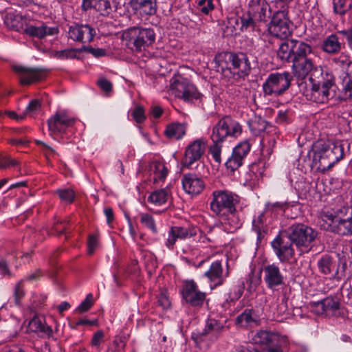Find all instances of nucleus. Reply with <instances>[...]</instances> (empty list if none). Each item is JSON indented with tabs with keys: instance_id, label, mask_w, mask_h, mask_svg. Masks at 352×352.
I'll return each mask as SVG.
<instances>
[{
	"instance_id": "nucleus-1",
	"label": "nucleus",
	"mask_w": 352,
	"mask_h": 352,
	"mask_svg": "<svg viewBox=\"0 0 352 352\" xmlns=\"http://www.w3.org/2000/svg\"><path fill=\"white\" fill-rule=\"evenodd\" d=\"M277 57L283 61L292 63L294 75L300 79L312 68L316 56L311 46L302 41L287 39L279 44Z\"/></svg>"
},
{
	"instance_id": "nucleus-2",
	"label": "nucleus",
	"mask_w": 352,
	"mask_h": 352,
	"mask_svg": "<svg viewBox=\"0 0 352 352\" xmlns=\"http://www.w3.org/2000/svg\"><path fill=\"white\" fill-rule=\"evenodd\" d=\"M308 76L311 83L310 93L307 95L309 100L324 104L335 97L336 86L333 74L328 69L318 65L316 60L305 78Z\"/></svg>"
},
{
	"instance_id": "nucleus-3",
	"label": "nucleus",
	"mask_w": 352,
	"mask_h": 352,
	"mask_svg": "<svg viewBox=\"0 0 352 352\" xmlns=\"http://www.w3.org/2000/svg\"><path fill=\"white\" fill-rule=\"evenodd\" d=\"M313 166L324 173L331 169L344 156L343 145L340 142L319 140L313 146Z\"/></svg>"
},
{
	"instance_id": "nucleus-4",
	"label": "nucleus",
	"mask_w": 352,
	"mask_h": 352,
	"mask_svg": "<svg viewBox=\"0 0 352 352\" xmlns=\"http://www.w3.org/2000/svg\"><path fill=\"white\" fill-rule=\"evenodd\" d=\"M241 133V125L228 116L220 119L213 126L210 134L212 144L210 146L209 153L216 162L220 164L221 162L222 143L229 137L237 138Z\"/></svg>"
},
{
	"instance_id": "nucleus-5",
	"label": "nucleus",
	"mask_w": 352,
	"mask_h": 352,
	"mask_svg": "<svg viewBox=\"0 0 352 352\" xmlns=\"http://www.w3.org/2000/svg\"><path fill=\"white\" fill-rule=\"evenodd\" d=\"M220 57L222 75L228 82L232 83V80L235 77L243 78L250 74L251 64L245 53L226 52Z\"/></svg>"
},
{
	"instance_id": "nucleus-6",
	"label": "nucleus",
	"mask_w": 352,
	"mask_h": 352,
	"mask_svg": "<svg viewBox=\"0 0 352 352\" xmlns=\"http://www.w3.org/2000/svg\"><path fill=\"white\" fill-rule=\"evenodd\" d=\"M324 229L340 236H352V206H342L334 212L321 214Z\"/></svg>"
},
{
	"instance_id": "nucleus-7",
	"label": "nucleus",
	"mask_w": 352,
	"mask_h": 352,
	"mask_svg": "<svg viewBox=\"0 0 352 352\" xmlns=\"http://www.w3.org/2000/svg\"><path fill=\"white\" fill-rule=\"evenodd\" d=\"M122 36L128 47L135 52L146 50L155 41V33L150 28L132 27L125 30Z\"/></svg>"
},
{
	"instance_id": "nucleus-8",
	"label": "nucleus",
	"mask_w": 352,
	"mask_h": 352,
	"mask_svg": "<svg viewBox=\"0 0 352 352\" xmlns=\"http://www.w3.org/2000/svg\"><path fill=\"white\" fill-rule=\"evenodd\" d=\"M239 203V197L227 190H217L212 192L210 203V210L217 215L226 216L234 213Z\"/></svg>"
},
{
	"instance_id": "nucleus-9",
	"label": "nucleus",
	"mask_w": 352,
	"mask_h": 352,
	"mask_svg": "<svg viewBox=\"0 0 352 352\" xmlns=\"http://www.w3.org/2000/svg\"><path fill=\"white\" fill-rule=\"evenodd\" d=\"M292 76L287 72L270 74L262 85L265 96L277 97L290 87Z\"/></svg>"
},
{
	"instance_id": "nucleus-10",
	"label": "nucleus",
	"mask_w": 352,
	"mask_h": 352,
	"mask_svg": "<svg viewBox=\"0 0 352 352\" xmlns=\"http://www.w3.org/2000/svg\"><path fill=\"white\" fill-rule=\"evenodd\" d=\"M318 232L312 228L302 223L292 225L289 228V241L299 248H305V252L311 250L312 243L316 240Z\"/></svg>"
},
{
	"instance_id": "nucleus-11",
	"label": "nucleus",
	"mask_w": 352,
	"mask_h": 352,
	"mask_svg": "<svg viewBox=\"0 0 352 352\" xmlns=\"http://www.w3.org/2000/svg\"><path fill=\"white\" fill-rule=\"evenodd\" d=\"M170 87L175 91V96L185 102H192L201 96L195 86L182 76L173 78Z\"/></svg>"
},
{
	"instance_id": "nucleus-12",
	"label": "nucleus",
	"mask_w": 352,
	"mask_h": 352,
	"mask_svg": "<svg viewBox=\"0 0 352 352\" xmlns=\"http://www.w3.org/2000/svg\"><path fill=\"white\" fill-rule=\"evenodd\" d=\"M180 294L184 302L193 307H202L206 298V294L199 289L197 284L192 279L183 281Z\"/></svg>"
},
{
	"instance_id": "nucleus-13",
	"label": "nucleus",
	"mask_w": 352,
	"mask_h": 352,
	"mask_svg": "<svg viewBox=\"0 0 352 352\" xmlns=\"http://www.w3.org/2000/svg\"><path fill=\"white\" fill-rule=\"evenodd\" d=\"M268 30L279 38H286L291 34L290 21L285 11H278L273 15Z\"/></svg>"
},
{
	"instance_id": "nucleus-14",
	"label": "nucleus",
	"mask_w": 352,
	"mask_h": 352,
	"mask_svg": "<svg viewBox=\"0 0 352 352\" xmlns=\"http://www.w3.org/2000/svg\"><path fill=\"white\" fill-rule=\"evenodd\" d=\"M75 122L76 119L70 116L66 111H57L47 120L48 129L51 134L63 133L69 127L72 126Z\"/></svg>"
},
{
	"instance_id": "nucleus-15",
	"label": "nucleus",
	"mask_w": 352,
	"mask_h": 352,
	"mask_svg": "<svg viewBox=\"0 0 352 352\" xmlns=\"http://www.w3.org/2000/svg\"><path fill=\"white\" fill-rule=\"evenodd\" d=\"M206 146V141L199 138L190 143L186 148L184 155L182 161L184 166L190 168L195 162L203 157Z\"/></svg>"
},
{
	"instance_id": "nucleus-16",
	"label": "nucleus",
	"mask_w": 352,
	"mask_h": 352,
	"mask_svg": "<svg viewBox=\"0 0 352 352\" xmlns=\"http://www.w3.org/2000/svg\"><path fill=\"white\" fill-rule=\"evenodd\" d=\"M251 149V144L248 140L239 142L232 150L231 156L225 165L227 169L234 172L243 164L244 160Z\"/></svg>"
},
{
	"instance_id": "nucleus-17",
	"label": "nucleus",
	"mask_w": 352,
	"mask_h": 352,
	"mask_svg": "<svg viewBox=\"0 0 352 352\" xmlns=\"http://www.w3.org/2000/svg\"><path fill=\"white\" fill-rule=\"evenodd\" d=\"M197 229L194 227L175 226L170 228L165 241L166 247L173 250L177 240H186L197 235Z\"/></svg>"
},
{
	"instance_id": "nucleus-18",
	"label": "nucleus",
	"mask_w": 352,
	"mask_h": 352,
	"mask_svg": "<svg viewBox=\"0 0 352 352\" xmlns=\"http://www.w3.org/2000/svg\"><path fill=\"white\" fill-rule=\"evenodd\" d=\"M197 229L194 227L175 226L170 228L165 241L166 247L173 250L177 240H186L197 235Z\"/></svg>"
},
{
	"instance_id": "nucleus-19",
	"label": "nucleus",
	"mask_w": 352,
	"mask_h": 352,
	"mask_svg": "<svg viewBox=\"0 0 352 352\" xmlns=\"http://www.w3.org/2000/svg\"><path fill=\"white\" fill-rule=\"evenodd\" d=\"M96 32L91 25L76 24L69 27L68 36L74 41L80 43L91 42Z\"/></svg>"
},
{
	"instance_id": "nucleus-20",
	"label": "nucleus",
	"mask_w": 352,
	"mask_h": 352,
	"mask_svg": "<svg viewBox=\"0 0 352 352\" xmlns=\"http://www.w3.org/2000/svg\"><path fill=\"white\" fill-rule=\"evenodd\" d=\"M340 306L339 300L331 296L311 304L313 312L317 315L325 314L326 316L336 314V312L339 310Z\"/></svg>"
},
{
	"instance_id": "nucleus-21",
	"label": "nucleus",
	"mask_w": 352,
	"mask_h": 352,
	"mask_svg": "<svg viewBox=\"0 0 352 352\" xmlns=\"http://www.w3.org/2000/svg\"><path fill=\"white\" fill-rule=\"evenodd\" d=\"M292 243L291 241L285 242L280 235L276 236L271 242L272 248L280 262H288L294 257V250Z\"/></svg>"
},
{
	"instance_id": "nucleus-22",
	"label": "nucleus",
	"mask_w": 352,
	"mask_h": 352,
	"mask_svg": "<svg viewBox=\"0 0 352 352\" xmlns=\"http://www.w3.org/2000/svg\"><path fill=\"white\" fill-rule=\"evenodd\" d=\"M13 69L19 74L20 82L23 85L42 80L45 77V72L38 68H30L21 65H15Z\"/></svg>"
},
{
	"instance_id": "nucleus-23",
	"label": "nucleus",
	"mask_w": 352,
	"mask_h": 352,
	"mask_svg": "<svg viewBox=\"0 0 352 352\" xmlns=\"http://www.w3.org/2000/svg\"><path fill=\"white\" fill-rule=\"evenodd\" d=\"M182 183L184 191L192 196L200 194L206 186L204 179L195 173L185 174Z\"/></svg>"
},
{
	"instance_id": "nucleus-24",
	"label": "nucleus",
	"mask_w": 352,
	"mask_h": 352,
	"mask_svg": "<svg viewBox=\"0 0 352 352\" xmlns=\"http://www.w3.org/2000/svg\"><path fill=\"white\" fill-rule=\"evenodd\" d=\"M264 280L270 289L284 284V276L276 264L272 263L264 267Z\"/></svg>"
},
{
	"instance_id": "nucleus-25",
	"label": "nucleus",
	"mask_w": 352,
	"mask_h": 352,
	"mask_svg": "<svg viewBox=\"0 0 352 352\" xmlns=\"http://www.w3.org/2000/svg\"><path fill=\"white\" fill-rule=\"evenodd\" d=\"M249 10L258 23L266 22L270 16V6L265 0H251L249 3Z\"/></svg>"
},
{
	"instance_id": "nucleus-26",
	"label": "nucleus",
	"mask_w": 352,
	"mask_h": 352,
	"mask_svg": "<svg viewBox=\"0 0 352 352\" xmlns=\"http://www.w3.org/2000/svg\"><path fill=\"white\" fill-rule=\"evenodd\" d=\"M283 340L277 333L268 331H259L253 337L256 344H265L268 346V351L270 349L280 348L279 342Z\"/></svg>"
},
{
	"instance_id": "nucleus-27",
	"label": "nucleus",
	"mask_w": 352,
	"mask_h": 352,
	"mask_svg": "<svg viewBox=\"0 0 352 352\" xmlns=\"http://www.w3.org/2000/svg\"><path fill=\"white\" fill-rule=\"evenodd\" d=\"M204 276L212 284L210 287L213 289L224 283L226 278L228 276V272H226L224 276L221 261H216L212 263L209 270L204 273Z\"/></svg>"
},
{
	"instance_id": "nucleus-28",
	"label": "nucleus",
	"mask_w": 352,
	"mask_h": 352,
	"mask_svg": "<svg viewBox=\"0 0 352 352\" xmlns=\"http://www.w3.org/2000/svg\"><path fill=\"white\" fill-rule=\"evenodd\" d=\"M317 266L319 272L323 275H332L333 278H336L339 274V266L330 255H322L318 259Z\"/></svg>"
},
{
	"instance_id": "nucleus-29",
	"label": "nucleus",
	"mask_w": 352,
	"mask_h": 352,
	"mask_svg": "<svg viewBox=\"0 0 352 352\" xmlns=\"http://www.w3.org/2000/svg\"><path fill=\"white\" fill-rule=\"evenodd\" d=\"M129 4L142 16L154 15L157 9V0H130Z\"/></svg>"
},
{
	"instance_id": "nucleus-30",
	"label": "nucleus",
	"mask_w": 352,
	"mask_h": 352,
	"mask_svg": "<svg viewBox=\"0 0 352 352\" xmlns=\"http://www.w3.org/2000/svg\"><path fill=\"white\" fill-rule=\"evenodd\" d=\"M82 8L85 11L94 8L102 16H108L111 12L109 0H82Z\"/></svg>"
},
{
	"instance_id": "nucleus-31",
	"label": "nucleus",
	"mask_w": 352,
	"mask_h": 352,
	"mask_svg": "<svg viewBox=\"0 0 352 352\" xmlns=\"http://www.w3.org/2000/svg\"><path fill=\"white\" fill-rule=\"evenodd\" d=\"M24 32L33 37L43 38L46 36L55 35L58 32L57 28L47 27L43 24L41 26L30 25L24 29Z\"/></svg>"
},
{
	"instance_id": "nucleus-32",
	"label": "nucleus",
	"mask_w": 352,
	"mask_h": 352,
	"mask_svg": "<svg viewBox=\"0 0 352 352\" xmlns=\"http://www.w3.org/2000/svg\"><path fill=\"white\" fill-rule=\"evenodd\" d=\"M337 34L328 36L322 44V49L328 54H334L339 52L342 48V43L339 41Z\"/></svg>"
},
{
	"instance_id": "nucleus-33",
	"label": "nucleus",
	"mask_w": 352,
	"mask_h": 352,
	"mask_svg": "<svg viewBox=\"0 0 352 352\" xmlns=\"http://www.w3.org/2000/svg\"><path fill=\"white\" fill-rule=\"evenodd\" d=\"M150 171L153 175V179L154 183L164 182L168 173L165 164L160 161H154L151 163Z\"/></svg>"
},
{
	"instance_id": "nucleus-34",
	"label": "nucleus",
	"mask_w": 352,
	"mask_h": 352,
	"mask_svg": "<svg viewBox=\"0 0 352 352\" xmlns=\"http://www.w3.org/2000/svg\"><path fill=\"white\" fill-rule=\"evenodd\" d=\"M186 131V124L175 122L166 126L165 134L168 138L179 140L185 135Z\"/></svg>"
},
{
	"instance_id": "nucleus-35",
	"label": "nucleus",
	"mask_w": 352,
	"mask_h": 352,
	"mask_svg": "<svg viewBox=\"0 0 352 352\" xmlns=\"http://www.w3.org/2000/svg\"><path fill=\"white\" fill-rule=\"evenodd\" d=\"M4 23L8 28L19 32L23 29L24 20L21 16L10 12L6 14Z\"/></svg>"
},
{
	"instance_id": "nucleus-36",
	"label": "nucleus",
	"mask_w": 352,
	"mask_h": 352,
	"mask_svg": "<svg viewBox=\"0 0 352 352\" xmlns=\"http://www.w3.org/2000/svg\"><path fill=\"white\" fill-rule=\"evenodd\" d=\"M258 317L253 309H245L236 318V323L241 327H248L254 322H256Z\"/></svg>"
},
{
	"instance_id": "nucleus-37",
	"label": "nucleus",
	"mask_w": 352,
	"mask_h": 352,
	"mask_svg": "<svg viewBox=\"0 0 352 352\" xmlns=\"http://www.w3.org/2000/svg\"><path fill=\"white\" fill-rule=\"evenodd\" d=\"M265 212L261 213L257 217L254 218L252 222L253 230L257 234V240L261 241L266 232V225L265 219Z\"/></svg>"
},
{
	"instance_id": "nucleus-38",
	"label": "nucleus",
	"mask_w": 352,
	"mask_h": 352,
	"mask_svg": "<svg viewBox=\"0 0 352 352\" xmlns=\"http://www.w3.org/2000/svg\"><path fill=\"white\" fill-rule=\"evenodd\" d=\"M168 197V191L164 188L152 192L148 197V201L155 206H162L166 203Z\"/></svg>"
},
{
	"instance_id": "nucleus-39",
	"label": "nucleus",
	"mask_w": 352,
	"mask_h": 352,
	"mask_svg": "<svg viewBox=\"0 0 352 352\" xmlns=\"http://www.w3.org/2000/svg\"><path fill=\"white\" fill-rule=\"evenodd\" d=\"M29 328L32 331L41 332L49 335L52 332L51 328L46 325L41 318L34 317L29 322Z\"/></svg>"
},
{
	"instance_id": "nucleus-40",
	"label": "nucleus",
	"mask_w": 352,
	"mask_h": 352,
	"mask_svg": "<svg viewBox=\"0 0 352 352\" xmlns=\"http://www.w3.org/2000/svg\"><path fill=\"white\" fill-rule=\"evenodd\" d=\"M334 62L342 68V74H352V60L349 54L342 53L333 59Z\"/></svg>"
},
{
	"instance_id": "nucleus-41",
	"label": "nucleus",
	"mask_w": 352,
	"mask_h": 352,
	"mask_svg": "<svg viewBox=\"0 0 352 352\" xmlns=\"http://www.w3.org/2000/svg\"><path fill=\"white\" fill-rule=\"evenodd\" d=\"M207 329L209 330L211 336L217 338L218 335L223 330L224 325L214 318H209L206 323Z\"/></svg>"
},
{
	"instance_id": "nucleus-42",
	"label": "nucleus",
	"mask_w": 352,
	"mask_h": 352,
	"mask_svg": "<svg viewBox=\"0 0 352 352\" xmlns=\"http://www.w3.org/2000/svg\"><path fill=\"white\" fill-rule=\"evenodd\" d=\"M333 4L334 12L342 15L352 8V0H333Z\"/></svg>"
},
{
	"instance_id": "nucleus-43",
	"label": "nucleus",
	"mask_w": 352,
	"mask_h": 352,
	"mask_svg": "<svg viewBox=\"0 0 352 352\" xmlns=\"http://www.w3.org/2000/svg\"><path fill=\"white\" fill-rule=\"evenodd\" d=\"M241 30L242 31L247 30L248 29L254 30L258 23L257 21L254 20V17L250 14L249 10L246 14H243L241 17Z\"/></svg>"
},
{
	"instance_id": "nucleus-44",
	"label": "nucleus",
	"mask_w": 352,
	"mask_h": 352,
	"mask_svg": "<svg viewBox=\"0 0 352 352\" xmlns=\"http://www.w3.org/2000/svg\"><path fill=\"white\" fill-rule=\"evenodd\" d=\"M140 217V221L142 224H143L148 229L151 230L153 233H157V228L155 224V221L151 214L148 213H141Z\"/></svg>"
},
{
	"instance_id": "nucleus-45",
	"label": "nucleus",
	"mask_w": 352,
	"mask_h": 352,
	"mask_svg": "<svg viewBox=\"0 0 352 352\" xmlns=\"http://www.w3.org/2000/svg\"><path fill=\"white\" fill-rule=\"evenodd\" d=\"M104 342V333L102 330L96 331L92 336L90 345L96 351H100L101 344Z\"/></svg>"
},
{
	"instance_id": "nucleus-46",
	"label": "nucleus",
	"mask_w": 352,
	"mask_h": 352,
	"mask_svg": "<svg viewBox=\"0 0 352 352\" xmlns=\"http://www.w3.org/2000/svg\"><path fill=\"white\" fill-rule=\"evenodd\" d=\"M60 199L65 203L71 204L75 198V192L71 188H60L56 190Z\"/></svg>"
},
{
	"instance_id": "nucleus-47",
	"label": "nucleus",
	"mask_w": 352,
	"mask_h": 352,
	"mask_svg": "<svg viewBox=\"0 0 352 352\" xmlns=\"http://www.w3.org/2000/svg\"><path fill=\"white\" fill-rule=\"evenodd\" d=\"M228 217L225 219L223 224L228 225V232H233L241 227V223L237 217L234 213H228Z\"/></svg>"
},
{
	"instance_id": "nucleus-48",
	"label": "nucleus",
	"mask_w": 352,
	"mask_h": 352,
	"mask_svg": "<svg viewBox=\"0 0 352 352\" xmlns=\"http://www.w3.org/2000/svg\"><path fill=\"white\" fill-rule=\"evenodd\" d=\"M245 289L244 283H242L241 284L234 285L232 289L229 294L228 298L227 301L235 302L238 300L242 296Z\"/></svg>"
},
{
	"instance_id": "nucleus-49",
	"label": "nucleus",
	"mask_w": 352,
	"mask_h": 352,
	"mask_svg": "<svg viewBox=\"0 0 352 352\" xmlns=\"http://www.w3.org/2000/svg\"><path fill=\"white\" fill-rule=\"evenodd\" d=\"M287 204L284 202L267 203L265 206V212L278 214L280 211L284 212Z\"/></svg>"
},
{
	"instance_id": "nucleus-50",
	"label": "nucleus",
	"mask_w": 352,
	"mask_h": 352,
	"mask_svg": "<svg viewBox=\"0 0 352 352\" xmlns=\"http://www.w3.org/2000/svg\"><path fill=\"white\" fill-rule=\"evenodd\" d=\"M267 123L263 119H258V120L252 121L250 123V127L251 131L254 135H258L261 132L266 129Z\"/></svg>"
},
{
	"instance_id": "nucleus-51",
	"label": "nucleus",
	"mask_w": 352,
	"mask_h": 352,
	"mask_svg": "<svg viewBox=\"0 0 352 352\" xmlns=\"http://www.w3.org/2000/svg\"><path fill=\"white\" fill-rule=\"evenodd\" d=\"M340 291L343 300L352 306V286L345 283L342 286Z\"/></svg>"
},
{
	"instance_id": "nucleus-52",
	"label": "nucleus",
	"mask_w": 352,
	"mask_h": 352,
	"mask_svg": "<svg viewBox=\"0 0 352 352\" xmlns=\"http://www.w3.org/2000/svg\"><path fill=\"white\" fill-rule=\"evenodd\" d=\"M214 0H200L198 3V8L204 14H208L214 8Z\"/></svg>"
},
{
	"instance_id": "nucleus-53",
	"label": "nucleus",
	"mask_w": 352,
	"mask_h": 352,
	"mask_svg": "<svg viewBox=\"0 0 352 352\" xmlns=\"http://www.w3.org/2000/svg\"><path fill=\"white\" fill-rule=\"evenodd\" d=\"M93 305V295L90 293L88 294L85 299L78 305L76 311L79 313H84L87 311Z\"/></svg>"
},
{
	"instance_id": "nucleus-54",
	"label": "nucleus",
	"mask_w": 352,
	"mask_h": 352,
	"mask_svg": "<svg viewBox=\"0 0 352 352\" xmlns=\"http://www.w3.org/2000/svg\"><path fill=\"white\" fill-rule=\"evenodd\" d=\"M18 165V162L12 159L10 155H0V168H6L10 166H14Z\"/></svg>"
},
{
	"instance_id": "nucleus-55",
	"label": "nucleus",
	"mask_w": 352,
	"mask_h": 352,
	"mask_svg": "<svg viewBox=\"0 0 352 352\" xmlns=\"http://www.w3.org/2000/svg\"><path fill=\"white\" fill-rule=\"evenodd\" d=\"M98 246V236L97 234H90L87 241V252L91 255Z\"/></svg>"
},
{
	"instance_id": "nucleus-56",
	"label": "nucleus",
	"mask_w": 352,
	"mask_h": 352,
	"mask_svg": "<svg viewBox=\"0 0 352 352\" xmlns=\"http://www.w3.org/2000/svg\"><path fill=\"white\" fill-rule=\"evenodd\" d=\"M209 330L207 329V326L201 331H197L192 334V338L197 342H201L206 340V337L210 336Z\"/></svg>"
},
{
	"instance_id": "nucleus-57",
	"label": "nucleus",
	"mask_w": 352,
	"mask_h": 352,
	"mask_svg": "<svg viewBox=\"0 0 352 352\" xmlns=\"http://www.w3.org/2000/svg\"><path fill=\"white\" fill-rule=\"evenodd\" d=\"M83 50L86 52L90 53L94 57L100 58L107 55V50L102 48H94L92 47H83Z\"/></svg>"
},
{
	"instance_id": "nucleus-58",
	"label": "nucleus",
	"mask_w": 352,
	"mask_h": 352,
	"mask_svg": "<svg viewBox=\"0 0 352 352\" xmlns=\"http://www.w3.org/2000/svg\"><path fill=\"white\" fill-rule=\"evenodd\" d=\"M41 107V101L38 99L32 100L25 109V113H34L37 112Z\"/></svg>"
},
{
	"instance_id": "nucleus-59",
	"label": "nucleus",
	"mask_w": 352,
	"mask_h": 352,
	"mask_svg": "<svg viewBox=\"0 0 352 352\" xmlns=\"http://www.w3.org/2000/svg\"><path fill=\"white\" fill-rule=\"evenodd\" d=\"M22 283L23 280L18 282L14 287V296L16 305H19L21 299L24 296Z\"/></svg>"
},
{
	"instance_id": "nucleus-60",
	"label": "nucleus",
	"mask_w": 352,
	"mask_h": 352,
	"mask_svg": "<svg viewBox=\"0 0 352 352\" xmlns=\"http://www.w3.org/2000/svg\"><path fill=\"white\" fill-rule=\"evenodd\" d=\"M75 56V50L73 49H67L56 52V57L59 59L74 58Z\"/></svg>"
},
{
	"instance_id": "nucleus-61",
	"label": "nucleus",
	"mask_w": 352,
	"mask_h": 352,
	"mask_svg": "<svg viewBox=\"0 0 352 352\" xmlns=\"http://www.w3.org/2000/svg\"><path fill=\"white\" fill-rule=\"evenodd\" d=\"M132 116L136 122H143L145 120L144 109L140 107L135 108L132 113Z\"/></svg>"
},
{
	"instance_id": "nucleus-62",
	"label": "nucleus",
	"mask_w": 352,
	"mask_h": 352,
	"mask_svg": "<svg viewBox=\"0 0 352 352\" xmlns=\"http://www.w3.org/2000/svg\"><path fill=\"white\" fill-rule=\"evenodd\" d=\"M290 112L287 110L279 111L276 117V122L278 124H285L289 122L290 119Z\"/></svg>"
},
{
	"instance_id": "nucleus-63",
	"label": "nucleus",
	"mask_w": 352,
	"mask_h": 352,
	"mask_svg": "<svg viewBox=\"0 0 352 352\" xmlns=\"http://www.w3.org/2000/svg\"><path fill=\"white\" fill-rule=\"evenodd\" d=\"M158 303L163 309H168L170 307V301L166 292H162L159 295Z\"/></svg>"
},
{
	"instance_id": "nucleus-64",
	"label": "nucleus",
	"mask_w": 352,
	"mask_h": 352,
	"mask_svg": "<svg viewBox=\"0 0 352 352\" xmlns=\"http://www.w3.org/2000/svg\"><path fill=\"white\" fill-rule=\"evenodd\" d=\"M98 85L100 88L106 93H109L112 89L111 82L106 78H100L98 81Z\"/></svg>"
}]
</instances>
